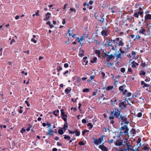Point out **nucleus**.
I'll return each mask as SVG.
<instances>
[{"mask_svg": "<svg viewBox=\"0 0 151 151\" xmlns=\"http://www.w3.org/2000/svg\"><path fill=\"white\" fill-rule=\"evenodd\" d=\"M128 71L132 73V70L131 68H129L128 69Z\"/></svg>", "mask_w": 151, "mask_h": 151, "instance_id": "nucleus-60", "label": "nucleus"}, {"mask_svg": "<svg viewBox=\"0 0 151 151\" xmlns=\"http://www.w3.org/2000/svg\"><path fill=\"white\" fill-rule=\"evenodd\" d=\"M81 80L79 78L76 76L72 78V81L75 85L79 86L80 84Z\"/></svg>", "mask_w": 151, "mask_h": 151, "instance_id": "nucleus-3", "label": "nucleus"}, {"mask_svg": "<svg viewBox=\"0 0 151 151\" xmlns=\"http://www.w3.org/2000/svg\"><path fill=\"white\" fill-rule=\"evenodd\" d=\"M139 14V15H142L143 14V12L142 11L139 12H137Z\"/></svg>", "mask_w": 151, "mask_h": 151, "instance_id": "nucleus-61", "label": "nucleus"}, {"mask_svg": "<svg viewBox=\"0 0 151 151\" xmlns=\"http://www.w3.org/2000/svg\"><path fill=\"white\" fill-rule=\"evenodd\" d=\"M3 49L1 48H0V55H2V54Z\"/></svg>", "mask_w": 151, "mask_h": 151, "instance_id": "nucleus-56", "label": "nucleus"}, {"mask_svg": "<svg viewBox=\"0 0 151 151\" xmlns=\"http://www.w3.org/2000/svg\"><path fill=\"white\" fill-rule=\"evenodd\" d=\"M146 74V73L145 72L143 71H141L139 73V74L140 76L141 75H145Z\"/></svg>", "mask_w": 151, "mask_h": 151, "instance_id": "nucleus-34", "label": "nucleus"}, {"mask_svg": "<svg viewBox=\"0 0 151 151\" xmlns=\"http://www.w3.org/2000/svg\"><path fill=\"white\" fill-rule=\"evenodd\" d=\"M120 111L119 110V109H118L117 111H113L111 112V114L112 116H115L117 118H119V117H120Z\"/></svg>", "mask_w": 151, "mask_h": 151, "instance_id": "nucleus-6", "label": "nucleus"}, {"mask_svg": "<svg viewBox=\"0 0 151 151\" xmlns=\"http://www.w3.org/2000/svg\"><path fill=\"white\" fill-rule=\"evenodd\" d=\"M97 60L96 57H95L93 58L92 60L91 61V62L92 63H93L96 62Z\"/></svg>", "mask_w": 151, "mask_h": 151, "instance_id": "nucleus-31", "label": "nucleus"}, {"mask_svg": "<svg viewBox=\"0 0 151 151\" xmlns=\"http://www.w3.org/2000/svg\"><path fill=\"white\" fill-rule=\"evenodd\" d=\"M141 141V138H139L138 139L137 141V143L138 144H139V143H140Z\"/></svg>", "mask_w": 151, "mask_h": 151, "instance_id": "nucleus-54", "label": "nucleus"}, {"mask_svg": "<svg viewBox=\"0 0 151 151\" xmlns=\"http://www.w3.org/2000/svg\"><path fill=\"white\" fill-rule=\"evenodd\" d=\"M117 99L116 98L114 97L112 98L111 100V104L114 105L117 101Z\"/></svg>", "mask_w": 151, "mask_h": 151, "instance_id": "nucleus-19", "label": "nucleus"}, {"mask_svg": "<svg viewBox=\"0 0 151 151\" xmlns=\"http://www.w3.org/2000/svg\"><path fill=\"white\" fill-rule=\"evenodd\" d=\"M120 132L119 137H120L123 134L128 135V131L129 129L127 125H124L122 126L120 129Z\"/></svg>", "mask_w": 151, "mask_h": 151, "instance_id": "nucleus-2", "label": "nucleus"}, {"mask_svg": "<svg viewBox=\"0 0 151 151\" xmlns=\"http://www.w3.org/2000/svg\"><path fill=\"white\" fill-rule=\"evenodd\" d=\"M123 140L121 139L117 140L115 142V145L116 146H121L122 145Z\"/></svg>", "mask_w": 151, "mask_h": 151, "instance_id": "nucleus-9", "label": "nucleus"}, {"mask_svg": "<svg viewBox=\"0 0 151 151\" xmlns=\"http://www.w3.org/2000/svg\"><path fill=\"white\" fill-rule=\"evenodd\" d=\"M84 36H80L79 37H77L76 39V41L80 43L81 45H82L83 44V43H82V42L85 41Z\"/></svg>", "mask_w": 151, "mask_h": 151, "instance_id": "nucleus-5", "label": "nucleus"}, {"mask_svg": "<svg viewBox=\"0 0 151 151\" xmlns=\"http://www.w3.org/2000/svg\"><path fill=\"white\" fill-rule=\"evenodd\" d=\"M31 41L32 42H33L34 43H36L37 42V41L34 38H32L31 39Z\"/></svg>", "mask_w": 151, "mask_h": 151, "instance_id": "nucleus-47", "label": "nucleus"}, {"mask_svg": "<svg viewBox=\"0 0 151 151\" xmlns=\"http://www.w3.org/2000/svg\"><path fill=\"white\" fill-rule=\"evenodd\" d=\"M69 65L68 63H65L64 64V67L67 68L68 67Z\"/></svg>", "mask_w": 151, "mask_h": 151, "instance_id": "nucleus-52", "label": "nucleus"}, {"mask_svg": "<svg viewBox=\"0 0 151 151\" xmlns=\"http://www.w3.org/2000/svg\"><path fill=\"white\" fill-rule=\"evenodd\" d=\"M119 50L121 53L123 54L124 53V52L122 50V48H120Z\"/></svg>", "mask_w": 151, "mask_h": 151, "instance_id": "nucleus-51", "label": "nucleus"}, {"mask_svg": "<svg viewBox=\"0 0 151 151\" xmlns=\"http://www.w3.org/2000/svg\"><path fill=\"white\" fill-rule=\"evenodd\" d=\"M145 20L151 19V14H147L145 17Z\"/></svg>", "mask_w": 151, "mask_h": 151, "instance_id": "nucleus-20", "label": "nucleus"}, {"mask_svg": "<svg viewBox=\"0 0 151 151\" xmlns=\"http://www.w3.org/2000/svg\"><path fill=\"white\" fill-rule=\"evenodd\" d=\"M89 91V89L87 88L84 89L83 90V91L84 92H88Z\"/></svg>", "mask_w": 151, "mask_h": 151, "instance_id": "nucleus-35", "label": "nucleus"}, {"mask_svg": "<svg viewBox=\"0 0 151 151\" xmlns=\"http://www.w3.org/2000/svg\"><path fill=\"white\" fill-rule=\"evenodd\" d=\"M79 144L80 145H85V143L83 141H80L79 142Z\"/></svg>", "mask_w": 151, "mask_h": 151, "instance_id": "nucleus-42", "label": "nucleus"}, {"mask_svg": "<svg viewBox=\"0 0 151 151\" xmlns=\"http://www.w3.org/2000/svg\"><path fill=\"white\" fill-rule=\"evenodd\" d=\"M82 122L83 123H85L86 122V120L85 119H83L82 120Z\"/></svg>", "mask_w": 151, "mask_h": 151, "instance_id": "nucleus-63", "label": "nucleus"}, {"mask_svg": "<svg viewBox=\"0 0 151 151\" xmlns=\"http://www.w3.org/2000/svg\"><path fill=\"white\" fill-rule=\"evenodd\" d=\"M99 147L103 151H108V148L103 145V144L100 145L99 146Z\"/></svg>", "mask_w": 151, "mask_h": 151, "instance_id": "nucleus-10", "label": "nucleus"}, {"mask_svg": "<svg viewBox=\"0 0 151 151\" xmlns=\"http://www.w3.org/2000/svg\"><path fill=\"white\" fill-rule=\"evenodd\" d=\"M54 132L51 128H50L48 130L47 135L48 136L52 135L53 134Z\"/></svg>", "mask_w": 151, "mask_h": 151, "instance_id": "nucleus-14", "label": "nucleus"}, {"mask_svg": "<svg viewBox=\"0 0 151 151\" xmlns=\"http://www.w3.org/2000/svg\"><path fill=\"white\" fill-rule=\"evenodd\" d=\"M83 6H86L87 8H88V7L89 6V4L88 3H84L83 4Z\"/></svg>", "mask_w": 151, "mask_h": 151, "instance_id": "nucleus-38", "label": "nucleus"}, {"mask_svg": "<svg viewBox=\"0 0 151 151\" xmlns=\"http://www.w3.org/2000/svg\"><path fill=\"white\" fill-rule=\"evenodd\" d=\"M68 127V124L67 122L65 123L64 124V127H63L62 129L64 131V132L65 130L67 129V128Z\"/></svg>", "mask_w": 151, "mask_h": 151, "instance_id": "nucleus-25", "label": "nucleus"}, {"mask_svg": "<svg viewBox=\"0 0 151 151\" xmlns=\"http://www.w3.org/2000/svg\"><path fill=\"white\" fill-rule=\"evenodd\" d=\"M26 131V130L22 128V130H21V132L22 133H23L24 132H25Z\"/></svg>", "mask_w": 151, "mask_h": 151, "instance_id": "nucleus-55", "label": "nucleus"}, {"mask_svg": "<svg viewBox=\"0 0 151 151\" xmlns=\"http://www.w3.org/2000/svg\"><path fill=\"white\" fill-rule=\"evenodd\" d=\"M107 65L108 67H111V66H112V65H113V64L111 63H107Z\"/></svg>", "mask_w": 151, "mask_h": 151, "instance_id": "nucleus-43", "label": "nucleus"}, {"mask_svg": "<svg viewBox=\"0 0 151 151\" xmlns=\"http://www.w3.org/2000/svg\"><path fill=\"white\" fill-rule=\"evenodd\" d=\"M125 145H126L127 148L126 149V151H129L130 150H132L133 149V147L132 145L128 143H126Z\"/></svg>", "mask_w": 151, "mask_h": 151, "instance_id": "nucleus-8", "label": "nucleus"}, {"mask_svg": "<svg viewBox=\"0 0 151 151\" xmlns=\"http://www.w3.org/2000/svg\"><path fill=\"white\" fill-rule=\"evenodd\" d=\"M119 119L122 120V123L124 122V123L128 124L129 123V122L127 121V119L126 118L125 116H122V115L120 116V117H119Z\"/></svg>", "mask_w": 151, "mask_h": 151, "instance_id": "nucleus-7", "label": "nucleus"}, {"mask_svg": "<svg viewBox=\"0 0 151 151\" xmlns=\"http://www.w3.org/2000/svg\"><path fill=\"white\" fill-rule=\"evenodd\" d=\"M95 52L96 54H97L98 55V56L100 58L101 57V56L100 55V52L99 50H96V51Z\"/></svg>", "mask_w": 151, "mask_h": 151, "instance_id": "nucleus-30", "label": "nucleus"}, {"mask_svg": "<svg viewBox=\"0 0 151 151\" xmlns=\"http://www.w3.org/2000/svg\"><path fill=\"white\" fill-rule=\"evenodd\" d=\"M126 151V149H123L122 148H121L119 150V151Z\"/></svg>", "mask_w": 151, "mask_h": 151, "instance_id": "nucleus-64", "label": "nucleus"}, {"mask_svg": "<svg viewBox=\"0 0 151 151\" xmlns=\"http://www.w3.org/2000/svg\"><path fill=\"white\" fill-rule=\"evenodd\" d=\"M130 133L131 134H132L133 135L135 134L136 133L135 130L134 129L132 128L130 131Z\"/></svg>", "mask_w": 151, "mask_h": 151, "instance_id": "nucleus-28", "label": "nucleus"}, {"mask_svg": "<svg viewBox=\"0 0 151 151\" xmlns=\"http://www.w3.org/2000/svg\"><path fill=\"white\" fill-rule=\"evenodd\" d=\"M114 55L113 54H111L110 55H108V57L106 58V61L108 62L109 61V60L112 59L114 57Z\"/></svg>", "mask_w": 151, "mask_h": 151, "instance_id": "nucleus-16", "label": "nucleus"}, {"mask_svg": "<svg viewBox=\"0 0 151 151\" xmlns=\"http://www.w3.org/2000/svg\"><path fill=\"white\" fill-rule=\"evenodd\" d=\"M141 84L142 85H143V87H148L149 85L146 84L144 81H142L141 82Z\"/></svg>", "mask_w": 151, "mask_h": 151, "instance_id": "nucleus-21", "label": "nucleus"}, {"mask_svg": "<svg viewBox=\"0 0 151 151\" xmlns=\"http://www.w3.org/2000/svg\"><path fill=\"white\" fill-rule=\"evenodd\" d=\"M75 134L77 136H79L80 134V133L77 130H75Z\"/></svg>", "mask_w": 151, "mask_h": 151, "instance_id": "nucleus-41", "label": "nucleus"}, {"mask_svg": "<svg viewBox=\"0 0 151 151\" xmlns=\"http://www.w3.org/2000/svg\"><path fill=\"white\" fill-rule=\"evenodd\" d=\"M84 51L80 49L79 50V56L80 57H82V56H84Z\"/></svg>", "mask_w": 151, "mask_h": 151, "instance_id": "nucleus-18", "label": "nucleus"}, {"mask_svg": "<svg viewBox=\"0 0 151 151\" xmlns=\"http://www.w3.org/2000/svg\"><path fill=\"white\" fill-rule=\"evenodd\" d=\"M145 32V30L143 29H142L141 30L139 31V33L142 34H144Z\"/></svg>", "mask_w": 151, "mask_h": 151, "instance_id": "nucleus-33", "label": "nucleus"}, {"mask_svg": "<svg viewBox=\"0 0 151 151\" xmlns=\"http://www.w3.org/2000/svg\"><path fill=\"white\" fill-rule=\"evenodd\" d=\"M70 10L71 12H76V10L74 8H71L70 9Z\"/></svg>", "mask_w": 151, "mask_h": 151, "instance_id": "nucleus-46", "label": "nucleus"}, {"mask_svg": "<svg viewBox=\"0 0 151 151\" xmlns=\"http://www.w3.org/2000/svg\"><path fill=\"white\" fill-rule=\"evenodd\" d=\"M63 136H64V138L65 139L70 140V137L67 135H63Z\"/></svg>", "mask_w": 151, "mask_h": 151, "instance_id": "nucleus-29", "label": "nucleus"}, {"mask_svg": "<svg viewBox=\"0 0 151 151\" xmlns=\"http://www.w3.org/2000/svg\"><path fill=\"white\" fill-rule=\"evenodd\" d=\"M58 133L59 134L62 135L64 133L63 130L62 129H59L58 131Z\"/></svg>", "mask_w": 151, "mask_h": 151, "instance_id": "nucleus-27", "label": "nucleus"}, {"mask_svg": "<svg viewBox=\"0 0 151 151\" xmlns=\"http://www.w3.org/2000/svg\"><path fill=\"white\" fill-rule=\"evenodd\" d=\"M71 89L70 88H67L65 90V92L66 93H70L71 91Z\"/></svg>", "mask_w": 151, "mask_h": 151, "instance_id": "nucleus-24", "label": "nucleus"}, {"mask_svg": "<svg viewBox=\"0 0 151 151\" xmlns=\"http://www.w3.org/2000/svg\"><path fill=\"white\" fill-rule=\"evenodd\" d=\"M60 111L61 112V115L63 117H67V116L66 114H65L64 112V110L63 109H62L60 110Z\"/></svg>", "mask_w": 151, "mask_h": 151, "instance_id": "nucleus-22", "label": "nucleus"}, {"mask_svg": "<svg viewBox=\"0 0 151 151\" xmlns=\"http://www.w3.org/2000/svg\"><path fill=\"white\" fill-rule=\"evenodd\" d=\"M136 38L138 40L140 39V37L139 36V35H137L136 37Z\"/></svg>", "mask_w": 151, "mask_h": 151, "instance_id": "nucleus-57", "label": "nucleus"}, {"mask_svg": "<svg viewBox=\"0 0 151 151\" xmlns=\"http://www.w3.org/2000/svg\"><path fill=\"white\" fill-rule=\"evenodd\" d=\"M39 11L38 10L37 12L35 13V14L36 16H38L39 15Z\"/></svg>", "mask_w": 151, "mask_h": 151, "instance_id": "nucleus-59", "label": "nucleus"}, {"mask_svg": "<svg viewBox=\"0 0 151 151\" xmlns=\"http://www.w3.org/2000/svg\"><path fill=\"white\" fill-rule=\"evenodd\" d=\"M67 117L63 116V117H62V119H63L64 121L65 122H67Z\"/></svg>", "mask_w": 151, "mask_h": 151, "instance_id": "nucleus-49", "label": "nucleus"}, {"mask_svg": "<svg viewBox=\"0 0 151 151\" xmlns=\"http://www.w3.org/2000/svg\"><path fill=\"white\" fill-rule=\"evenodd\" d=\"M62 69V68L60 67H58L57 70L58 72H59L60 70Z\"/></svg>", "mask_w": 151, "mask_h": 151, "instance_id": "nucleus-53", "label": "nucleus"}, {"mask_svg": "<svg viewBox=\"0 0 151 151\" xmlns=\"http://www.w3.org/2000/svg\"><path fill=\"white\" fill-rule=\"evenodd\" d=\"M134 17L138 18L139 17V14H138V13L137 12H135L134 13Z\"/></svg>", "mask_w": 151, "mask_h": 151, "instance_id": "nucleus-37", "label": "nucleus"}, {"mask_svg": "<svg viewBox=\"0 0 151 151\" xmlns=\"http://www.w3.org/2000/svg\"><path fill=\"white\" fill-rule=\"evenodd\" d=\"M119 90L121 91L122 92H123L124 90V89L123 88V86H120L119 87Z\"/></svg>", "mask_w": 151, "mask_h": 151, "instance_id": "nucleus-36", "label": "nucleus"}, {"mask_svg": "<svg viewBox=\"0 0 151 151\" xmlns=\"http://www.w3.org/2000/svg\"><path fill=\"white\" fill-rule=\"evenodd\" d=\"M101 34L102 35L104 36H106L108 35L107 31L106 30H103L102 31Z\"/></svg>", "mask_w": 151, "mask_h": 151, "instance_id": "nucleus-17", "label": "nucleus"}, {"mask_svg": "<svg viewBox=\"0 0 151 151\" xmlns=\"http://www.w3.org/2000/svg\"><path fill=\"white\" fill-rule=\"evenodd\" d=\"M121 53H119L118 54H117L116 55V56L117 58H116L118 59V58H121Z\"/></svg>", "mask_w": 151, "mask_h": 151, "instance_id": "nucleus-40", "label": "nucleus"}, {"mask_svg": "<svg viewBox=\"0 0 151 151\" xmlns=\"http://www.w3.org/2000/svg\"><path fill=\"white\" fill-rule=\"evenodd\" d=\"M132 65L131 67L132 68H136V66H138V64L137 63H136L134 61H132Z\"/></svg>", "mask_w": 151, "mask_h": 151, "instance_id": "nucleus-15", "label": "nucleus"}, {"mask_svg": "<svg viewBox=\"0 0 151 151\" xmlns=\"http://www.w3.org/2000/svg\"><path fill=\"white\" fill-rule=\"evenodd\" d=\"M142 113L141 112H139L137 116L138 117H140L142 116Z\"/></svg>", "mask_w": 151, "mask_h": 151, "instance_id": "nucleus-48", "label": "nucleus"}, {"mask_svg": "<svg viewBox=\"0 0 151 151\" xmlns=\"http://www.w3.org/2000/svg\"><path fill=\"white\" fill-rule=\"evenodd\" d=\"M107 44L109 46H111V45L110 44L111 43V41L110 40H107Z\"/></svg>", "mask_w": 151, "mask_h": 151, "instance_id": "nucleus-39", "label": "nucleus"}, {"mask_svg": "<svg viewBox=\"0 0 151 151\" xmlns=\"http://www.w3.org/2000/svg\"><path fill=\"white\" fill-rule=\"evenodd\" d=\"M119 108L121 109H123L126 107V105L123 102L119 103Z\"/></svg>", "mask_w": 151, "mask_h": 151, "instance_id": "nucleus-12", "label": "nucleus"}, {"mask_svg": "<svg viewBox=\"0 0 151 151\" xmlns=\"http://www.w3.org/2000/svg\"><path fill=\"white\" fill-rule=\"evenodd\" d=\"M113 88V86H108L107 88V89L108 91H109L111 90Z\"/></svg>", "mask_w": 151, "mask_h": 151, "instance_id": "nucleus-32", "label": "nucleus"}, {"mask_svg": "<svg viewBox=\"0 0 151 151\" xmlns=\"http://www.w3.org/2000/svg\"><path fill=\"white\" fill-rule=\"evenodd\" d=\"M46 125L48 127H49L50 129L51 128V124L50 123L47 122L46 124Z\"/></svg>", "mask_w": 151, "mask_h": 151, "instance_id": "nucleus-45", "label": "nucleus"}, {"mask_svg": "<svg viewBox=\"0 0 151 151\" xmlns=\"http://www.w3.org/2000/svg\"><path fill=\"white\" fill-rule=\"evenodd\" d=\"M59 111L58 110H55L53 111V114L55 116H57L58 115V114L59 113Z\"/></svg>", "mask_w": 151, "mask_h": 151, "instance_id": "nucleus-23", "label": "nucleus"}, {"mask_svg": "<svg viewBox=\"0 0 151 151\" xmlns=\"http://www.w3.org/2000/svg\"><path fill=\"white\" fill-rule=\"evenodd\" d=\"M51 14L49 12H47V14H46V18H45L43 20L45 21H47L49 20V19L50 18V15Z\"/></svg>", "mask_w": 151, "mask_h": 151, "instance_id": "nucleus-13", "label": "nucleus"}, {"mask_svg": "<svg viewBox=\"0 0 151 151\" xmlns=\"http://www.w3.org/2000/svg\"><path fill=\"white\" fill-rule=\"evenodd\" d=\"M104 136H102L98 139L93 138L94 140L93 142L94 144L96 146H98V145L104 141Z\"/></svg>", "mask_w": 151, "mask_h": 151, "instance_id": "nucleus-4", "label": "nucleus"}, {"mask_svg": "<svg viewBox=\"0 0 151 151\" xmlns=\"http://www.w3.org/2000/svg\"><path fill=\"white\" fill-rule=\"evenodd\" d=\"M25 103L27 104V106L29 107L30 106V105L29 104L27 101L26 100L25 101Z\"/></svg>", "mask_w": 151, "mask_h": 151, "instance_id": "nucleus-62", "label": "nucleus"}, {"mask_svg": "<svg viewBox=\"0 0 151 151\" xmlns=\"http://www.w3.org/2000/svg\"><path fill=\"white\" fill-rule=\"evenodd\" d=\"M125 68H122L121 69V71L122 72V73H124L125 72Z\"/></svg>", "mask_w": 151, "mask_h": 151, "instance_id": "nucleus-50", "label": "nucleus"}, {"mask_svg": "<svg viewBox=\"0 0 151 151\" xmlns=\"http://www.w3.org/2000/svg\"><path fill=\"white\" fill-rule=\"evenodd\" d=\"M142 148L146 151H149L150 150L149 146L147 144L145 145L144 146H143L142 147Z\"/></svg>", "mask_w": 151, "mask_h": 151, "instance_id": "nucleus-11", "label": "nucleus"}, {"mask_svg": "<svg viewBox=\"0 0 151 151\" xmlns=\"http://www.w3.org/2000/svg\"><path fill=\"white\" fill-rule=\"evenodd\" d=\"M111 41L114 44L115 47H117L120 46H122L124 44L121 38H116L114 40H111Z\"/></svg>", "mask_w": 151, "mask_h": 151, "instance_id": "nucleus-1", "label": "nucleus"}, {"mask_svg": "<svg viewBox=\"0 0 151 151\" xmlns=\"http://www.w3.org/2000/svg\"><path fill=\"white\" fill-rule=\"evenodd\" d=\"M87 126L88 127H90V128H92L93 126V125L91 123H88L87 124Z\"/></svg>", "mask_w": 151, "mask_h": 151, "instance_id": "nucleus-44", "label": "nucleus"}, {"mask_svg": "<svg viewBox=\"0 0 151 151\" xmlns=\"http://www.w3.org/2000/svg\"><path fill=\"white\" fill-rule=\"evenodd\" d=\"M132 151H139V150L138 149V148L136 147L135 149H133L132 150Z\"/></svg>", "mask_w": 151, "mask_h": 151, "instance_id": "nucleus-58", "label": "nucleus"}, {"mask_svg": "<svg viewBox=\"0 0 151 151\" xmlns=\"http://www.w3.org/2000/svg\"><path fill=\"white\" fill-rule=\"evenodd\" d=\"M104 15H101V17L99 20L101 22H102L103 23V22L104 21Z\"/></svg>", "mask_w": 151, "mask_h": 151, "instance_id": "nucleus-26", "label": "nucleus"}]
</instances>
